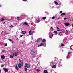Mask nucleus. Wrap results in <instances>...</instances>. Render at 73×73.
I'll use <instances>...</instances> for the list:
<instances>
[{
    "label": "nucleus",
    "instance_id": "9b49d317",
    "mask_svg": "<svg viewBox=\"0 0 73 73\" xmlns=\"http://www.w3.org/2000/svg\"><path fill=\"white\" fill-rule=\"evenodd\" d=\"M32 33V31H31L30 30L29 31V35H31Z\"/></svg>",
    "mask_w": 73,
    "mask_h": 73
},
{
    "label": "nucleus",
    "instance_id": "49530a36",
    "mask_svg": "<svg viewBox=\"0 0 73 73\" xmlns=\"http://www.w3.org/2000/svg\"><path fill=\"white\" fill-rule=\"evenodd\" d=\"M59 35H60V36H62V34H60Z\"/></svg>",
    "mask_w": 73,
    "mask_h": 73
},
{
    "label": "nucleus",
    "instance_id": "aec40b11",
    "mask_svg": "<svg viewBox=\"0 0 73 73\" xmlns=\"http://www.w3.org/2000/svg\"><path fill=\"white\" fill-rule=\"evenodd\" d=\"M10 58H13V56L12 55H10Z\"/></svg>",
    "mask_w": 73,
    "mask_h": 73
},
{
    "label": "nucleus",
    "instance_id": "c85d7f7f",
    "mask_svg": "<svg viewBox=\"0 0 73 73\" xmlns=\"http://www.w3.org/2000/svg\"><path fill=\"white\" fill-rule=\"evenodd\" d=\"M39 22H40V20H38L37 23H39Z\"/></svg>",
    "mask_w": 73,
    "mask_h": 73
},
{
    "label": "nucleus",
    "instance_id": "f03ea898",
    "mask_svg": "<svg viewBox=\"0 0 73 73\" xmlns=\"http://www.w3.org/2000/svg\"><path fill=\"white\" fill-rule=\"evenodd\" d=\"M30 53L31 54V55H35V52L32 50L31 51Z\"/></svg>",
    "mask_w": 73,
    "mask_h": 73
},
{
    "label": "nucleus",
    "instance_id": "4c0bfd02",
    "mask_svg": "<svg viewBox=\"0 0 73 73\" xmlns=\"http://www.w3.org/2000/svg\"><path fill=\"white\" fill-rule=\"evenodd\" d=\"M37 42H39V40L38 39H37Z\"/></svg>",
    "mask_w": 73,
    "mask_h": 73
},
{
    "label": "nucleus",
    "instance_id": "a878e982",
    "mask_svg": "<svg viewBox=\"0 0 73 73\" xmlns=\"http://www.w3.org/2000/svg\"><path fill=\"white\" fill-rule=\"evenodd\" d=\"M9 41H11V42H12V40L11 39H9Z\"/></svg>",
    "mask_w": 73,
    "mask_h": 73
},
{
    "label": "nucleus",
    "instance_id": "9d476101",
    "mask_svg": "<svg viewBox=\"0 0 73 73\" xmlns=\"http://www.w3.org/2000/svg\"><path fill=\"white\" fill-rule=\"evenodd\" d=\"M43 73H48L47 70H45L44 71Z\"/></svg>",
    "mask_w": 73,
    "mask_h": 73
},
{
    "label": "nucleus",
    "instance_id": "2f4dec72",
    "mask_svg": "<svg viewBox=\"0 0 73 73\" xmlns=\"http://www.w3.org/2000/svg\"><path fill=\"white\" fill-rule=\"evenodd\" d=\"M20 36L21 37H23V35H20Z\"/></svg>",
    "mask_w": 73,
    "mask_h": 73
},
{
    "label": "nucleus",
    "instance_id": "f8f14e48",
    "mask_svg": "<svg viewBox=\"0 0 73 73\" xmlns=\"http://www.w3.org/2000/svg\"><path fill=\"white\" fill-rule=\"evenodd\" d=\"M52 68H56V66L55 65H54L52 66Z\"/></svg>",
    "mask_w": 73,
    "mask_h": 73
},
{
    "label": "nucleus",
    "instance_id": "f257e3e1",
    "mask_svg": "<svg viewBox=\"0 0 73 73\" xmlns=\"http://www.w3.org/2000/svg\"><path fill=\"white\" fill-rule=\"evenodd\" d=\"M30 69L31 68V66L30 65L27 64V63H25V65L24 66L25 70L26 72H27V68Z\"/></svg>",
    "mask_w": 73,
    "mask_h": 73
},
{
    "label": "nucleus",
    "instance_id": "cd10ccee",
    "mask_svg": "<svg viewBox=\"0 0 73 73\" xmlns=\"http://www.w3.org/2000/svg\"><path fill=\"white\" fill-rule=\"evenodd\" d=\"M55 18H56V17H55L54 16H53L52 17V19H55Z\"/></svg>",
    "mask_w": 73,
    "mask_h": 73
},
{
    "label": "nucleus",
    "instance_id": "a211bd4d",
    "mask_svg": "<svg viewBox=\"0 0 73 73\" xmlns=\"http://www.w3.org/2000/svg\"><path fill=\"white\" fill-rule=\"evenodd\" d=\"M54 3H55V4H56V5H58V3H57V2L55 1Z\"/></svg>",
    "mask_w": 73,
    "mask_h": 73
},
{
    "label": "nucleus",
    "instance_id": "dca6fc26",
    "mask_svg": "<svg viewBox=\"0 0 73 73\" xmlns=\"http://www.w3.org/2000/svg\"><path fill=\"white\" fill-rule=\"evenodd\" d=\"M23 24L26 25H28V23H27V22H25L23 23Z\"/></svg>",
    "mask_w": 73,
    "mask_h": 73
},
{
    "label": "nucleus",
    "instance_id": "a18cd8bd",
    "mask_svg": "<svg viewBox=\"0 0 73 73\" xmlns=\"http://www.w3.org/2000/svg\"><path fill=\"white\" fill-rule=\"evenodd\" d=\"M21 64H22V65H23V62H21Z\"/></svg>",
    "mask_w": 73,
    "mask_h": 73
},
{
    "label": "nucleus",
    "instance_id": "3c124183",
    "mask_svg": "<svg viewBox=\"0 0 73 73\" xmlns=\"http://www.w3.org/2000/svg\"><path fill=\"white\" fill-rule=\"evenodd\" d=\"M11 42H12V44H13V41H12Z\"/></svg>",
    "mask_w": 73,
    "mask_h": 73
},
{
    "label": "nucleus",
    "instance_id": "864d4df0",
    "mask_svg": "<svg viewBox=\"0 0 73 73\" xmlns=\"http://www.w3.org/2000/svg\"><path fill=\"white\" fill-rule=\"evenodd\" d=\"M68 53H71V52H68Z\"/></svg>",
    "mask_w": 73,
    "mask_h": 73
},
{
    "label": "nucleus",
    "instance_id": "4468645a",
    "mask_svg": "<svg viewBox=\"0 0 73 73\" xmlns=\"http://www.w3.org/2000/svg\"><path fill=\"white\" fill-rule=\"evenodd\" d=\"M46 17H44L42 18V19H43V20H45V19H46Z\"/></svg>",
    "mask_w": 73,
    "mask_h": 73
},
{
    "label": "nucleus",
    "instance_id": "4be33fe9",
    "mask_svg": "<svg viewBox=\"0 0 73 73\" xmlns=\"http://www.w3.org/2000/svg\"><path fill=\"white\" fill-rule=\"evenodd\" d=\"M61 46H65V45H64V44H61Z\"/></svg>",
    "mask_w": 73,
    "mask_h": 73
},
{
    "label": "nucleus",
    "instance_id": "412c9836",
    "mask_svg": "<svg viewBox=\"0 0 73 73\" xmlns=\"http://www.w3.org/2000/svg\"><path fill=\"white\" fill-rule=\"evenodd\" d=\"M2 52H3V53H4V52H5V50H2Z\"/></svg>",
    "mask_w": 73,
    "mask_h": 73
},
{
    "label": "nucleus",
    "instance_id": "6ab92c4d",
    "mask_svg": "<svg viewBox=\"0 0 73 73\" xmlns=\"http://www.w3.org/2000/svg\"><path fill=\"white\" fill-rule=\"evenodd\" d=\"M17 20H20V17H17Z\"/></svg>",
    "mask_w": 73,
    "mask_h": 73
},
{
    "label": "nucleus",
    "instance_id": "ddd939ff",
    "mask_svg": "<svg viewBox=\"0 0 73 73\" xmlns=\"http://www.w3.org/2000/svg\"><path fill=\"white\" fill-rule=\"evenodd\" d=\"M61 15L62 16H65L66 15V14H65V13H63L61 14Z\"/></svg>",
    "mask_w": 73,
    "mask_h": 73
},
{
    "label": "nucleus",
    "instance_id": "1a4fd4ad",
    "mask_svg": "<svg viewBox=\"0 0 73 73\" xmlns=\"http://www.w3.org/2000/svg\"><path fill=\"white\" fill-rule=\"evenodd\" d=\"M27 33V32L25 31H22V34H25Z\"/></svg>",
    "mask_w": 73,
    "mask_h": 73
},
{
    "label": "nucleus",
    "instance_id": "39448f33",
    "mask_svg": "<svg viewBox=\"0 0 73 73\" xmlns=\"http://www.w3.org/2000/svg\"><path fill=\"white\" fill-rule=\"evenodd\" d=\"M44 45V43H41L40 45H39L38 46V47H40V46H43Z\"/></svg>",
    "mask_w": 73,
    "mask_h": 73
},
{
    "label": "nucleus",
    "instance_id": "09e8293b",
    "mask_svg": "<svg viewBox=\"0 0 73 73\" xmlns=\"http://www.w3.org/2000/svg\"><path fill=\"white\" fill-rule=\"evenodd\" d=\"M2 6V5H0V7H1Z\"/></svg>",
    "mask_w": 73,
    "mask_h": 73
},
{
    "label": "nucleus",
    "instance_id": "0eeeda50",
    "mask_svg": "<svg viewBox=\"0 0 73 73\" xmlns=\"http://www.w3.org/2000/svg\"><path fill=\"white\" fill-rule=\"evenodd\" d=\"M21 66H22V65L20 63L18 64V68H21Z\"/></svg>",
    "mask_w": 73,
    "mask_h": 73
},
{
    "label": "nucleus",
    "instance_id": "2eb2a0df",
    "mask_svg": "<svg viewBox=\"0 0 73 73\" xmlns=\"http://www.w3.org/2000/svg\"><path fill=\"white\" fill-rule=\"evenodd\" d=\"M54 32L56 35H57V31H54Z\"/></svg>",
    "mask_w": 73,
    "mask_h": 73
},
{
    "label": "nucleus",
    "instance_id": "5701e85b",
    "mask_svg": "<svg viewBox=\"0 0 73 73\" xmlns=\"http://www.w3.org/2000/svg\"><path fill=\"white\" fill-rule=\"evenodd\" d=\"M37 72H39V71H41V70H39V69H37Z\"/></svg>",
    "mask_w": 73,
    "mask_h": 73
},
{
    "label": "nucleus",
    "instance_id": "7ed1b4c3",
    "mask_svg": "<svg viewBox=\"0 0 73 73\" xmlns=\"http://www.w3.org/2000/svg\"><path fill=\"white\" fill-rule=\"evenodd\" d=\"M3 70H4L5 72H8V69H7L5 68H3Z\"/></svg>",
    "mask_w": 73,
    "mask_h": 73
},
{
    "label": "nucleus",
    "instance_id": "ea45409f",
    "mask_svg": "<svg viewBox=\"0 0 73 73\" xmlns=\"http://www.w3.org/2000/svg\"><path fill=\"white\" fill-rule=\"evenodd\" d=\"M63 33H65V30H63L62 31Z\"/></svg>",
    "mask_w": 73,
    "mask_h": 73
},
{
    "label": "nucleus",
    "instance_id": "58836bf2",
    "mask_svg": "<svg viewBox=\"0 0 73 73\" xmlns=\"http://www.w3.org/2000/svg\"><path fill=\"white\" fill-rule=\"evenodd\" d=\"M57 31H58L59 32V31H60V30H57Z\"/></svg>",
    "mask_w": 73,
    "mask_h": 73
},
{
    "label": "nucleus",
    "instance_id": "c03bdc74",
    "mask_svg": "<svg viewBox=\"0 0 73 73\" xmlns=\"http://www.w3.org/2000/svg\"><path fill=\"white\" fill-rule=\"evenodd\" d=\"M49 37L50 38H52V37H51V36H50Z\"/></svg>",
    "mask_w": 73,
    "mask_h": 73
},
{
    "label": "nucleus",
    "instance_id": "20e7f679",
    "mask_svg": "<svg viewBox=\"0 0 73 73\" xmlns=\"http://www.w3.org/2000/svg\"><path fill=\"white\" fill-rule=\"evenodd\" d=\"M1 59H4L5 58V56L4 55H1Z\"/></svg>",
    "mask_w": 73,
    "mask_h": 73
},
{
    "label": "nucleus",
    "instance_id": "7c9ffc66",
    "mask_svg": "<svg viewBox=\"0 0 73 73\" xmlns=\"http://www.w3.org/2000/svg\"><path fill=\"white\" fill-rule=\"evenodd\" d=\"M21 61V60L20 59H19V62H20Z\"/></svg>",
    "mask_w": 73,
    "mask_h": 73
},
{
    "label": "nucleus",
    "instance_id": "f3484780",
    "mask_svg": "<svg viewBox=\"0 0 73 73\" xmlns=\"http://www.w3.org/2000/svg\"><path fill=\"white\" fill-rule=\"evenodd\" d=\"M16 69L17 70H19V68L17 67V66H16Z\"/></svg>",
    "mask_w": 73,
    "mask_h": 73
},
{
    "label": "nucleus",
    "instance_id": "473e14b6",
    "mask_svg": "<svg viewBox=\"0 0 73 73\" xmlns=\"http://www.w3.org/2000/svg\"><path fill=\"white\" fill-rule=\"evenodd\" d=\"M62 13V11H61L60 12V13L61 14V13Z\"/></svg>",
    "mask_w": 73,
    "mask_h": 73
},
{
    "label": "nucleus",
    "instance_id": "72a5a7b5",
    "mask_svg": "<svg viewBox=\"0 0 73 73\" xmlns=\"http://www.w3.org/2000/svg\"><path fill=\"white\" fill-rule=\"evenodd\" d=\"M56 28H57V29H60L57 26Z\"/></svg>",
    "mask_w": 73,
    "mask_h": 73
},
{
    "label": "nucleus",
    "instance_id": "79ce46f5",
    "mask_svg": "<svg viewBox=\"0 0 73 73\" xmlns=\"http://www.w3.org/2000/svg\"><path fill=\"white\" fill-rule=\"evenodd\" d=\"M58 66L59 67H60V64H58Z\"/></svg>",
    "mask_w": 73,
    "mask_h": 73
},
{
    "label": "nucleus",
    "instance_id": "423d86ee",
    "mask_svg": "<svg viewBox=\"0 0 73 73\" xmlns=\"http://www.w3.org/2000/svg\"><path fill=\"white\" fill-rule=\"evenodd\" d=\"M65 25H66L67 27H68V26H69V25H70V24L68 23H65Z\"/></svg>",
    "mask_w": 73,
    "mask_h": 73
},
{
    "label": "nucleus",
    "instance_id": "de8ad7c7",
    "mask_svg": "<svg viewBox=\"0 0 73 73\" xmlns=\"http://www.w3.org/2000/svg\"><path fill=\"white\" fill-rule=\"evenodd\" d=\"M10 27H13V26H12V25H11V26Z\"/></svg>",
    "mask_w": 73,
    "mask_h": 73
},
{
    "label": "nucleus",
    "instance_id": "c9c22d12",
    "mask_svg": "<svg viewBox=\"0 0 73 73\" xmlns=\"http://www.w3.org/2000/svg\"><path fill=\"white\" fill-rule=\"evenodd\" d=\"M51 29L52 30V31H53V27H52L51 28Z\"/></svg>",
    "mask_w": 73,
    "mask_h": 73
},
{
    "label": "nucleus",
    "instance_id": "37998d69",
    "mask_svg": "<svg viewBox=\"0 0 73 73\" xmlns=\"http://www.w3.org/2000/svg\"><path fill=\"white\" fill-rule=\"evenodd\" d=\"M8 20L9 21H11V20H12V19H9V20Z\"/></svg>",
    "mask_w": 73,
    "mask_h": 73
},
{
    "label": "nucleus",
    "instance_id": "f704fd0d",
    "mask_svg": "<svg viewBox=\"0 0 73 73\" xmlns=\"http://www.w3.org/2000/svg\"><path fill=\"white\" fill-rule=\"evenodd\" d=\"M66 19H67V18H65L64 19V20H66Z\"/></svg>",
    "mask_w": 73,
    "mask_h": 73
},
{
    "label": "nucleus",
    "instance_id": "393cba45",
    "mask_svg": "<svg viewBox=\"0 0 73 73\" xmlns=\"http://www.w3.org/2000/svg\"><path fill=\"white\" fill-rule=\"evenodd\" d=\"M4 20V18H2L1 19V21H3Z\"/></svg>",
    "mask_w": 73,
    "mask_h": 73
},
{
    "label": "nucleus",
    "instance_id": "603ef678",
    "mask_svg": "<svg viewBox=\"0 0 73 73\" xmlns=\"http://www.w3.org/2000/svg\"><path fill=\"white\" fill-rule=\"evenodd\" d=\"M23 1H26V0H23Z\"/></svg>",
    "mask_w": 73,
    "mask_h": 73
},
{
    "label": "nucleus",
    "instance_id": "8fccbe9b",
    "mask_svg": "<svg viewBox=\"0 0 73 73\" xmlns=\"http://www.w3.org/2000/svg\"><path fill=\"white\" fill-rule=\"evenodd\" d=\"M51 35H52V36H53V34H52Z\"/></svg>",
    "mask_w": 73,
    "mask_h": 73
},
{
    "label": "nucleus",
    "instance_id": "6e6552de",
    "mask_svg": "<svg viewBox=\"0 0 73 73\" xmlns=\"http://www.w3.org/2000/svg\"><path fill=\"white\" fill-rule=\"evenodd\" d=\"M13 55L14 56L16 57L17 56V53H13Z\"/></svg>",
    "mask_w": 73,
    "mask_h": 73
},
{
    "label": "nucleus",
    "instance_id": "e433bc0d",
    "mask_svg": "<svg viewBox=\"0 0 73 73\" xmlns=\"http://www.w3.org/2000/svg\"><path fill=\"white\" fill-rule=\"evenodd\" d=\"M1 67H4V65H2L1 66Z\"/></svg>",
    "mask_w": 73,
    "mask_h": 73
},
{
    "label": "nucleus",
    "instance_id": "a19ab883",
    "mask_svg": "<svg viewBox=\"0 0 73 73\" xmlns=\"http://www.w3.org/2000/svg\"><path fill=\"white\" fill-rule=\"evenodd\" d=\"M2 24H5V22H4V23H2Z\"/></svg>",
    "mask_w": 73,
    "mask_h": 73
},
{
    "label": "nucleus",
    "instance_id": "b1692460",
    "mask_svg": "<svg viewBox=\"0 0 73 73\" xmlns=\"http://www.w3.org/2000/svg\"><path fill=\"white\" fill-rule=\"evenodd\" d=\"M69 53H68L67 55V59H68V56L69 55Z\"/></svg>",
    "mask_w": 73,
    "mask_h": 73
},
{
    "label": "nucleus",
    "instance_id": "c756f323",
    "mask_svg": "<svg viewBox=\"0 0 73 73\" xmlns=\"http://www.w3.org/2000/svg\"><path fill=\"white\" fill-rule=\"evenodd\" d=\"M7 45H8V44H7L6 43L5 44V45L4 46H7Z\"/></svg>",
    "mask_w": 73,
    "mask_h": 73
},
{
    "label": "nucleus",
    "instance_id": "bb28decb",
    "mask_svg": "<svg viewBox=\"0 0 73 73\" xmlns=\"http://www.w3.org/2000/svg\"><path fill=\"white\" fill-rule=\"evenodd\" d=\"M45 39H44L43 40H42V42H45Z\"/></svg>",
    "mask_w": 73,
    "mask_h": 73
},
{
    "label": "nucleus",
    "instance_id": "5fc2aeb1",
    "mask_svg": "<svg viewBox=\"0 0 73 73\" xmlns=\"http://www.w3.org/2000/svg\"><path fill=\"white\" fill-rule=\"evenodd\" d=\"M1 70H0V73H1Z\"/></svg>",
    "mask_w": 73,
    "mask_h": 73
}]
</instances>
